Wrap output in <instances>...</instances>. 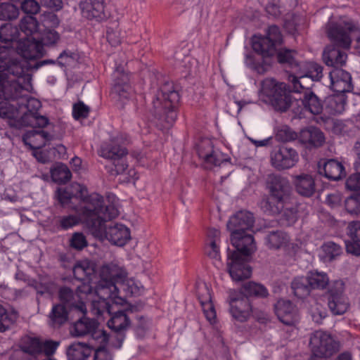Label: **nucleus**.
<instances>
[{
	"label": "nucleus",
	"mask_w": 360,
	"mask_h": 360,
	"mask_svg": "<svg viewBox=\"0 0 360 360\" xmlns=\"http://www.w3.org/2000/svg\"><path fill=\"white\" fill-rule=\"evenodd\" d=\"M18 51L24 58L34 60L43 56L44 47L40 41L27 37L18 42Z\"/></svg>",
	"instance_id": "5701e85b"
},
{
	"label": "nucleus",
	"mask_w": 360,
	"mask_h": 360,
	"mask_svg": "<svg viewBox=\"0 0 360 360\" xmlns=\"http://www.w3.org/2000/svg\"><path fill=\"white\" fill-rule=\"evenodd\" d=\"M79 8L82 16L89 20L102 22L109 17L105 0H83L79 3Z\"/></svg>",
	"instance_id": "2eb2a0df"
},
{
	"label": "nucleus",
	"mask_w": 360,
	"mask_h": 360,
	"mask_svg": "<svg viewBox=\"0 0 360 360\" xmlns=\"http://www.w3.org/2000/svg\"><path fill=\"white\" fill-rule=\"evenodd\" d=\"M255 223L252 213L240 210L230 217L227 223V229L231 234L251 231Z\"/></svg>",
	"instance_id": "f3484780"
},
{
	"label": "nucleus",
	"mask_w": 360,
	"mask_h": 360,
	"mask_svg": "<svg viewBox=\"0 0 360 360\" xmlns=\"http://www.w3.org/2000/svg\"><path fill=\"white\" fill-rule=\"evenodd\" d=\"M141 308V305H129L124 310L115 312L108 321V327L114 332L124 331L130 324L129 314Z\"/></svg>",
	"instance_id": "6ab92c4d"
},
{
	"label": "nucleus",
	"mask_w": 360,
	"mask_h": 360,
	"mask_svg": "<svg viewBox=\"0 0 360 360\" xmlns=\"http://www.w3.org/2000/svg\"><path fill=\"white\" fill-rule=\"evenodd\" d=\"M331 89L337 92L344 94L352 90V77L342 68L333 69L329 72Z\"/></svg>",
	"instance_id": "aec40b11"
},
{
	"label": "nucleus",
	"mask_w": 360,
	"mask_h": 360,
	"mask_svg": "<svg viewBox=\"0 0 360 360\" xmlns=\"http://www.w3.org/2000/svg\"><path fill=\"white\" fill-rule=\"evenodd\" d=\"M18 15V8L15 5L9 3L0 4V20H12L17 18Z\"/></svg>",
	"instance_id": "3c124183"
},
{
	"label": "nucleus",
	"mask_w": 360,
	"mask_h": 360,
	"mask_svg": "<svg viewBox=\"0 0 360 360\" xmlns=\"http://www.w3.org/2000/svg\"><path fill=\"white\" fill-rule=\"evenodd\" d=\"M240 293L245 297H266L269 295L268 290L262 284L249 281L243 285Z\"/></svg>",
	"instance_id": "79ce46f5"
},
{
	"label": "nucleus",
	"mask_w": 360,
	"mask_h": 360,
	"mask_svg": "<svg viewBox=\"0 0 360 360\" xmlns=\"http://www.w3.org/2000/svg\"><path fill=\"white\" fill-rule=\"evenodd\" d=\"M259 206L264 212L270 215H277L284 209L285 201L268 195L262 199Z\"/></svg>",
	"instance_id": "473e14b6"
},
{
	"label": "nucleus",
	"mask_w": 360,
	"mask_h": 360,
	"mask_svg": "<svg viewBox=\"0 0 360 360\" xmlns=\"http://www.w3.org/2000/svg\"><path fill=\"white\" fill-rule=\"evenodd\" d=\"M299 141L310 148H319L325 143L323 133L317 127H309L302 129L298 136Z\"/></svg>",
	"instance_id": "393cba45"
},
{
	"label": "nucleus",
	"mask_w": 360,
	"mask_h": 360,
	"mask_svg": "<svg viewBox=\"0 0 360 360\" xmlns=\"http://www.w3.org/2000/svg\"><path fill=\"white\" fill-rule=\"evenodd\" d=\"M326 33L333 44L327 46L323 52L324 63L333 69L342 68L347 60V54L340 49H349L352 35L360 33L359 26L352 20L329 21L326 27Z\"/></svg>",
	"instance_id": "f257e3e1"
},
{
	"label": "nucleus",
	"mask_w": 360,
	"mask_h": 360,
	"mask_svg": "<svg viewBox=\"0 0 360 360\" xmlns=\"http://www.w3.org/2000/svg\"><path fill=\"white\" fill-rule=\"evenodd\" d=\"M291 288L295 296L300 299L307 297L311 290L307 276L295 278L291 283Z\"/></svg>",
	"instance_id": "a19ab883"
},
{
	"label": "nucleus",
	"mask_w": 360,
	"mask_h": 360,
	"mask_svg": "<svg viewBox=\"0 0 360 360\" xmlns=\"http://www.w3.org/2000/svg\"><path fill=\"white\" fill-rule=\"evenodd\" d=\"M100 155L101 157L112 162V165L108 166L109 172L111 175L122 174L128 168V164L126 160L127 150L125 148L110 142L104 144L101 147Z\"/></svg>",
	"instance_id": "6e6552de"
},
{
	"label": "nucleus",
	"mask_w": 360,
	"mask_h": 360,
	"mask_svg": "<svg viewBox=\"0 0 360 360\" xmlns=\"http://www.w3.org/2000/svg\"><path fill=\"white\" fill-rule=\"evenodd\" d=\"M113 98L120 102L128 100L133 94V89L129 84V78L127 73L117 72L115 83L112 89Z\"/></svg>",
	"instance_id": "4be33fe9"
},
{
	"label": "nucleus",
	"mask_w": 360,
	"mask_h": 360,
	"mask_svg": "<svg viewBox=\"0 0 360 360\" xmlns=\"http://www.w3.org/2000/svg\"><path fill=\"white\" fill-rule=\"evenodd\" d=\"M205 254L211 259L219 261L221 259L218 243L212 240L207 243L205 250Z\"/></svg>",
	"instance_id": "774afa93"
},
{
	"label": "nucleus",
	"mask_w": 360,
	"mask_h": 360,
	"mask_svg": "<svg viewBox=\"0 0 360 360\" xmlns=\"http://www.w3.org/2000/svg\"><path fill=\"white\" fill-rule=\"evenodd\" d=\"M274 309L279 321L285 325L292 326L298 321L297 309L289 300H279Z\"/></svg>",
	"instance_id": "412c9836"
},
{
	"label": "nucleus",
	"mask_w": 360,
	"mask_h": 360,
	"mask_svg": "<svg viewBox=\"0 0 360 360\" xmlns=\"http://www.w3.org/2000/svg\"><path fill=\"white\" fill-rule=\"evenodd\" d=\"M18 37V30L15 26L11 24H5L0 27V41L5 44L1 46L0 48L4 46H9L11 52H14L11 46L13 41H15Z\"/></svg>",
	"instance_id": "ea45409f"
},
{
	"label": "nucleus",
	"mask_w": 360,
	"mask_h": 360,
	"mask_svg": "<svg viewBox=\"0 0 360 360\" xmlns=\"http://www.w3.org/2000/svg\"><path fill=\"white\" fill-rule=\"evenodd\" d=\"M179 94L170 82H165L153 97L148 107L150 114L161 123L172 125L176 119L175 108L179 101Z\"/></svg>",
	"instance_id": "7ed1b4c3"
},
{
	"label": "nucleus",
	"mask_w": 360,
	"mask_h": 360,
	"mask_svg": "<svg viewBox=\"0 0 360 360\" xmlns=\"http://www.w3.org/2000/svg\"><path fill=\"white\" fill-rule=\"evenodd\" d=\"M271 164L277 170L288 169L299 161V155L292 148L281 146L275 148L270 155Z\"/></svg>",
	"instance_id": "9b49d317"
},
{
	"label": "nucleus",
	"mask_w": 360,
	"mask_h": 360,
	"mask_svg": "<svg viewBox=\"0 0 360 360\" xmlns=\"http://www.w3.org/2000/svg\"><path fill=\"white\" fill-rule=\"evenodd\" d=\"M96 271V264L89 259L77 261L73 267V274L79 281L89 278Z\"/></svg>",
	"instance_id": "72a5a7b5"
},
{
	"label": "nucleus",
	"mask_w": 360,
	"mask_h": 360,
	"mask_svg": "<svg viewBox=\"0 0 360 360\" xmlns=\"http://www.w3.org/2000/svg\"><path fill=\"white\" fill-rule=\"evenodd\" d=\"M72 198L80 200V205L77 211L86 221L92 215L96 214L98 207L103 203L101 195L97 193L88 195L86 187L79 184H72L68 188L58 190V199L63 206L67 205Z\"/></svg>",
	"instance_id": "20e7f679"
},
{
	"label": "nucleus",
	"mask_w": 360,
	"mask_h": 360,
	"mask_svg": "<svg viewBox=\"0 0 360 360\" xmlns=\"http://www.w3.org/2000/svg\"><path fill=\"white\" fill-rule=\"evenodd\" d=\"M299 136L288 127H281L276 134V138L282 142H289L295 140Z\"/></svg>",
	"instance_id": "13d9d810"
},
{
	"label": "nucleus",
	"mask_w": 360,
	"mask_h": 360,
	"mask_svg": "<svg viewBox=\"0 0 360 360\" xmlns=\"http://www.w3.org/2000/svg\"><path fill=\"white\" fill-rule=\"evenodd\" d=\"M266 187L269 191V195L276 199H281L285 202L290 195V183L286 178L281 175L275 174L269 175Z\"/></svg>",
	"instance_id": "a211bd4d"
},
{
	"label": "nucleus",
	"mask_w": 360,
	"mask_h": 360,
	"mask_svg": "<svg viewBox=\"0 0 360 360\" xmlns=\"http://www.w3.org/2000/svg\"><path fill=\"white\" fill-rule=\"evenodd\" d=\"M119 214L117 208L113 204L98 207V212L89 219L86 223L96 232L105 234L106 238L112 244L122 246L130 238L129 229L122 224H115L107 226L105 222L117 217Z\"/></svg>",
	"instance_id": "f03ea898"
},
{
	"label": "nucleus",
	"mask_w": 360,
	"mask_h": 360,
	"mask_svg": "<svg viewBox=\"0 0 360 360\" xmlns=\"http://www.w3.org/2000/svg\"><path fill=\"white\" fill-rule=\"evenodd\" d=\"M23 115L20 120H15L11 124L12 127H34V122L32 118H34V112H22Z\"/></svg>",
	"instance_id": "052dcab7"
},
{
	"label": "nucleus",
	"mask_w": 360,
	"mask_h": 360,
	"mask_svg": "<svg viewBox=\"0 0 360 360\" xmlns=\"http://www.w3.org/2000/svg\"><path fill=\"white\" fill-rule=\"evenodd\" d=\"M20 29L27 37H32L38 29V22L37 19L32 15H26L20 20Z\"/></svg>",
	"instance_id": "09e8293b"
},
{
	"label": "nucleus",
	"mask_w": 360,
	"mask_h": 360,
	"mask_svg": "<svg viewBox=\"0 0 360 360\" xmlns=\"http://www.w3.org/2000/svg\"><path fill=\"white\" fill-rule=\"evenodd\" d=\"M266 244L270 249L278 250L287 245L289 242L288 235L281 231H271L266 235Z\"/></svg>",
	"instance_id": "4c0bfd02"
},
{
	"label": "nucleus",
	"mask_w": 360,
	"mask_h": 360,
	"mask_svg": "<svg viewBox=\"0 0 360 360\" xmlns=\"http://www.w3.org/2000/svg\"><path fill=\"white\" fill-rule=\"evenodd\" d=\"M345 105L346 99L343 94L338 93L328 98L327 108L333 114L342 113L345 110Z\"/></svg>",
	"instance_id": "de8ad7c7"
},
{
	"label": "nucleus",
	"mask_w": 360,
	"mask_h": 360,
	"mask_svg": "<svg viewBox=\"0 0 360 360\" xmlns=\"http://www.w3.org/2000/svg\"><path fill=\"white\" fill-rule=\"evenodd\" d=\"M1 87L3 96L6 100L20 101L26 93L25 89L15 79L9 78L2 81Z\"/></svg>",
	"instance_id": "cd10ccee"
},
{
	"label": "nucleus",
	"mask_w": 360,
	"mask_h": 360,
	"mask_svg": "<svg viewBox=\"0 0 360 360\" xmlns=\"http://www.w3.org/2000/svg\"><path fill=\"white\" fill-rule=\"evenodd\" d=\"M98 300L91 302V310L94 315L98 316H103L105 313L110 315L112 314V306L110 302H117L116 299L119 298V293H115V296L111 295L106 297L101 296L96 292Z\"/></svg>",
	"instance_id": "7c9ffc66"
},
{
	"label": "nucleus",
	"mask_w": 360,
	"mask_h": 360,
	"mask_svg": "<svg viewBox=\"0 0 360 360\" xmlns=\"http://www.w3.org/2000/svg\"><path fill=\"white\" fill-rule=\"evenodd\" d=\"M229 312L233 319L239 322L247 321L252 314L249 299L242 293L231 292L229 297Z\"/></svg>",
	"instance_id": "f8f14e48"
},
{
	"label": "nucleus",
	"mask_w": 360,
	"mask_h": 360,
	"mask_svg": "<svg viewBox=\"0 0 360 360\" xmlns=\"http://www.w3.org/2000/svg\"><path fill=\"white\" fill-rule=\"evenodd\" d=\"M50 172L53 181L58 184H65L72 178V173L68 166L61 162L54 164Z\"/></svg>",
	"instance_id": "c9c22d12"
},
{
	"label": "nucleus",
	"mask_w": 360,
	"mask_h": 360,
	"mask_svg": "<svg viewBox=\"0 0 360 360\" xmlns=\"http://www.w3.org/2000/svg\"><path fill=\"white\" fill-rule=\"evenodd\" d=\"M266 37L274 44L276 46L281 44L283 42V37L280 29L276 25H271L269 27Z\"/></svg>",
	"instance_id": "69168bd1"
},
{
	"label": "nucleus",
	"mask_w": 360,
	"mask_h": 360,
	"mask_svg": "<svg viewBox=\"0 0 360 360\" xmlns=\"http://www.w3.org/2000/svg\"><path fill=\"white\" fill-rule=\"evenodd\" d=\"M261 92L266 96L275 110H287L291 105V96L284 82H278L272 78L262 82Z\"/></svg>",
	"instance_id": "423d86ee"
},
{
	"label": "nucleus",
	"mask_w": 360,
	"mask_h": 360,
	"mask_svg": "<svg viewBox=\"0 0 360 360\" xmlns=\"http://www.w3.org/2000/svg\"><path fill=\"white\" fill-rule=\"evenodd\" d=\"M198 153L200 158L204 160L207 169H212L214 166H220L229 161V158L226 155L213 148L210 140H204L200 143L198 146Z\"/></svg>",
	"instance_id": "4468645a"
},
{
	"label": "nucleus",
	"mask_w": 360,
	"mask_h": 360,
	"mask_svg": "<svg viewBox=\"0 0 360 360\" xmlns=\"http://www.w3.org/2000/svg\"><path fill=\"white\" fill-rule=\"evenodd\" d=\"M20 110L23 108L27 110L25 112H37L41 107V103L39 100L30 97L27 92L25 94L20 101L17 102Z\"/></svg>",
	"instance_id": "8fccbe9b"
},
{
	"label": "nucleus",
	"mask_w": 360,
	"mask_h": 360,
	"mask_svg": "<svg viewBox=\"0 0 360 360\" xmlns=\"http://www.w3.org/2000/svg\"><path fill=\"white\" fill-rule=\"evenodd\" d=\"M90 354L91 349L85 343L75 342L67 349L69 360H86Z\"/></svg>",
	"instance_id": "e433bc0d"
},
{
	"label": "nucleus",
	"mask_w": 360,
	"mask_h": 360,
	"mask_svg": "<svg viewBox=\"0 0 360 360\" xmlns=\"http://www.w3.org/2000/svg\"><path fill=\"white\" fill-rule=\"evenodd\" d=\"M345 283L342 281H335L327 292L328 306L333 315L345 314L349 308L347 297L344 294Z\"/></svg>",
	"instance_id": "9d476101"
},
{
	"label": "nucleus",
	"mask_w": 360,
	"mask_h": 360,
	"mask_svg": "<svg viewBox=\"0 0 360 360\" xmlns=\"http://www.w3.org/2000/svg\"><path fill=\"white\" fill-rule=\"evenodd\" d=\"M19 349L32 357L33 360H39L41 356L40 340L35 338H29L20 346Z\"/></svg>",
	"instance_id": "c03bdc74"
},
{
	"label": "nucleus",
	"mask_w": 360,
	"mask_h": 360,
	"mask_svg": "<svg viewBox=\"0 0 360 360\" xmlns=\"http://www.w3.org/2000/svg\"><path fill=\"white\" fill-rule=\"evenodd\" d=\"M88 245L84 235L79 232L74 233L70 240V245L72 248L81 250Z\"/></svg>",
	"instance_id": "4d7b16f0"
},
{
	"label": "nucleus",
	"mask_w": 360,
	"mask_h": 360,
	"mask_svg": "<svg viewBox=\"0 0 360 360\" xmlns=\"http://www.w3.org/2000/svg\"><path fill=\"white\" fill-rule=\"evenodd\" d=\"M250 231L235 233L231 234L232 245L236 248L237 252L240 255L248 256L256 250L254 238Z\"/></svg>",
	"instance_id": "b1692460"
},
{
	"label": "nucleus",
	"mask_w": 360,
	"mask_h": 360,
	"mask_svg": "<svg viewBox=\"0 0 360 360\" xmlns=\"http://www.w3.org/2000/svg\"><path fill=\"white\" fill-rule=\"evenodd\" d=\"M41 21L46 28L56 27L60 24L57 15L52 12L44 13L41 15Z\"/></svg>",
	"instance_id": "0e129e2a"
},
{
	"label": "nucleus",
	"mask_w": 360,
	"mask_h": 360,
	"mask_svg": "<svg viewBox=\"0 0 360 360\" xmlns=\"http://www.w3.org/2000/svg\"><path fill=\"white\" fill-rule=\"evenodd\" d=\"M59 345L60 342L52 340H48L44 342L40 341L41 355L42 353H44L47 356L53 355Z\"/></svg>",
	"instance_id": "680f3d73"
},
{
	"label": "nucleus",
	"mask_w": 360,
	"mask_h": 360,
	"mask_svg": "<svg viewBox=\"0 0 360 360\" xmlns=\"http://www.w3.org/2000/svg\"><path fill=\"white\" fill-rule=\"evenodd\" d=\"M294 184L296 191L304 197H311L316 190L314 179L309 174L296 176Z\"/></svg>",
	"instance_id": "c756f323"
},
{
	"label": "nucleus",
	"mask_w": 360,
	"mask_h": 360,
	"mask_svg": "<svg viewBox=\"0 0 360 360\" xmlns=\"http://www.w3.org/2000/svg\"><path fill=\"white\" fill-rule=\"evenodd\" d=\"M277 60L285 68H289L294 74H300V63L296 59L297 52L286 48L278 49L276 53Z\"/></svg>",
	"instance_id": "c85d7f7f"
},
{
	"label": "nucleus",
	"mask_w": 360,
	"mask_h": 360,
	"mask_svg": "<svg viewBox=\"0 0 360 360\" xmlns=\"http://www.w3.org/2000/svg\"><path fill=\"white\" fill-rule=\"evenodd\" d=\"M90 109L83 102L79 101L74 104L72 108L73 117L78 120L79 119H85L89 116Z\"/></svg>",
	"instance_id": "bf43d9fd"
},
{
	"label": "nucleus",
	"mask_w": 360,
	"mask_h": 360,
	"mask_svg": "<svg viewBox=\"0 0 360 360\" xmlns=\"http://www.w3.org/2000/svg\"><path fill=\"white\" fill-rule=\"evenodd\" d=\"M345 209L351 214H357L360 212V193L352 195L345 200Z\"/></svg>",
	"instance_id": "5fc2aeb1"
},
{
	"label": "nucleus",
	"mask_w": 360,
	"mask_h": 360,
	"mask_svg": "<svg viewBox=\"0 0 360 360\" xmlns=\"http://www.w3.org/2000/svg\"><path fill=\"white\" fill-rule=\"evenodd\" d=\"M307 70L304 72L300 69V74L290 75L288 77L289 81L292 83V91L297 93H300L301 90L304 89L302 80H306L307 78H311L314 81H319L323 77V68L317 63H309L307 65Z\"/></svg>",
	"instance_id": "dca6fc26"
},
{
	"label": "nucleus",
	"mask_w": 360,
	"mask_h": 360,
	"mask_svg": "<svg viewBox=\"0 0 360 360\" xmlns=\"http://www.w3.org/2000/svg\"><path fill=\"white\" fill-rule=\"evenodd\" d=\"M9 100L0 101V117L8 120L9 124L11 126L13 122L18 119L20 114L19 106H14L11 104Z\"/></svg>",
	"instance_id": "a18cd8bd"
},
{
	"label": "nucleus",
	"mask_w": 360,
	"mask_h": 360,
	"mask_svg": "<svg viewBox=\"0 0 360 360\" xmlns=\"http://www.w3.org/2000/svg\"><path fill=\"white\" fill-rule=\"evenodd\" d=\"M226 266L229 275L235 281H241L251 276V267L237 252H229Z\"/></svg>",
	"instance_id": "ddd939ff"
},
{
	"label": "nucleus",
	"mask_w": 360,
	"mask_h": 360,
	"mask_svg": "<svg viewBox=\"0 0 360 360\" xmlns=\"http://www.w3.org/2000/svg\"><path fill=\"white\" fill-rule=\"evenodd\" d=\"M91 291L92 288L89 283H82L78 286L75 292L70 288L63 286L58 290V297L63 302L62 304L70 308H75L84 315L86 309L82 300L85 296L91 293Z\"/></svg>",
	"instance_id": "1a4fd4ad"
},
{
	"label": "nucleus",
	"mask_w": 360,
	"mask_h": 360,
	"mask_svg": "<svg viewBox=\"0 0 360 360\" xmlns=\"http://www.w3.org/2000/svg\"><path fill=\"white\" fill-rule=\"evenodd\" d=\"M20 8L27 15L33 16L39 12L40 5L35 0H22L20 2Z\"/></svg>",
	"instance_id": "6e6d98bb"
},
{
	"label": "nucleus",
	"mask_w": 360,
	"mask_h": 360,
	"mask_svg": "<svg viewBox=\"0 0 360 360\" xmlns=\"http://www.w3.org/2000/svg\"><path fill=\"white\" fill-rule=\"evenodd\" d=\"M59 39L60 35L56 31L48 29L44 32L43 37H41V41L40 42L43 46H49L57 43Z\"/></svg>",
	"instance_id": "338daca9"
},
{
	"label": "nucleus",
	"mask_w": 360,
	"mask_h": 360,
	"mask_svg": "<svg viewBox=\"0 0 360 360\" xmlns=\"http://www.w3.org/2000/svg\"><path fill=\"white\" fill-rule=\"evenodd\" d=\"M49 325L53 328H58L65 324L68 319V312L65 306L57 304L53 306L49 316Z\"/></svg>",
	"instance_id": "f704fd0d"
},
{
	"label": "nucleus",
	"mask_w": 360,
	"mask_h": 360,
	"mask_svg": "<svg viewBox=\"0 0 360 360\" xmlns=\"http://www.w3.org/2000/svg\"><path fill=\"white\" fill-rule=\"evenodd\" d=\"M18 318V314L16 311L8 313L0 304V333L8 330L15 323Z\"/></svg>",
	"instance_id": "49530a36"
},
{
	"label": "nucleus",
	"mask_w": 360,
	"mask_h": 360,
	"mask_svg": "<svg viewBox=\"0 0 360 360\" xmlns=\"http://www.w3.org/2000/svg\"><path fill=\"white\" fill-rule=\"evenodd\" d=\"M98 328V322L95 319L83 316L75 321L70 327V331L72 336L83 337L94 335Z\"/></svg>",
	"instance_id": "bb28decb"
},
{
	"label": "nucleus",
	"mask_w": 360,
	"mask_h": 360,
	"mask_svg": "<svg viewBox=\"0 0 360 360\" xmlns=\"http://www.w3.org/2000/svg\"><path fill=\"white\" fill-rule=\"evenodd\" d=\"M323 250L330 260L335 259L342 252V247L334 242L328 241L322 246Z\"/></svg>",
	"instance_id": "603ef678"
},
{
	"label": "nucleus",
	"mask_w": 360,
	"mask_h": 360,
	"mask_svg": "<svg viewBox=\"0 0 360 360\" xmlns=\"http://www.w3.org/2000/svg\"><path fill=\"white\" fill-rule=\"evenodd\" d=\"M125 269L116 263L104 264L100 269V281L97 285L96 292L101 296H115L119 293L117 284H122L127 277Z\"/></svg>",
	"instance_id": "39448f33"
},
{
	"label": "nucleus",
	"mask_w": 360,
	"mask_h": 360,
	"mask_svg": "<svg viewBox=\"0 0 360 360\" xmlns=\"http://www.w3.org/2000/svg\"><path fill=\"white\" fill-rule=\"evenodd\" d=\"M304 108L312 115H319L323 111L321 100L311 91L307 89L301 98Z\"/></svg>",
	"instance_id": "2f4dec72"
},
{
	"label": "nucleus",
	"mask_w": 360,
	"mask_h": 360,
	"mask_svg": "<svg viewBox=\"0 0 360 360\" xmlns=\"http://www.w3.org/2000/svg\"><path fill=\"white\" fill-rule=\"evenodd\" d=\"M307 276L311 290H324L329 285V278L326 273L310 271Z\"/></svg>",
	"instance_id": "58836bf2"
},
{
	"label": "nucleus",
	"mask_w": 360,
	"mask_h": 360,
	"mask_svg": "<svg viewBox=\"0 0 360 360\" xmlns=\"http://www.w3.org/2000/svg\"><path fill=\"white\" fill-rule=\"evenodd\" d=\"M197 295L201 306L212 303L210 290L205 283L198 285Z\"/></svg>",
	"instance_id": "864d4df0"
},
{
	"label": "nucleus",
	"mask_w": 360,
	"mask_h": 360,
	"mask_svg": "<svg viewBox=\"0 0 360 360\" xmlns=\"http://www.w3.org/2000/svg\"><path fill=\"white\" fill-rule=\"evenodd\" d=\"M309 345L312 353L310 360L330 358L340 349L339 342L330 334L321 330L315 331L311 335Z\"/></svg>",
	"instance_id": "0eeeda50"
},
{
	"label": "nucleus",
	"mask_w": 360,
	"mask_h": 360,
	"mask_svg": "<svg viewBox=\"0 0 360 360\" xmlns=\"http://www.w3.org/2000/svg\"><path fill=\"white\" fill-rule=\"evenodd\" d=\"M320 164L321 162H319V174H323L329 180L338 181L346 175L343 165L337 160L328 159L323 160L322 167Z\"/></svg>",
	"instance_id": "a878e982"
},
{
	"label": "nucleus",
	"mask_w": 360,
	"mask_h": 360,
	"mask_svg": "<svg viewBox=\"0 0 360 360\" xmlns=\"http://www.w3.org/2000/svg\"><path fill=\"white\" fill-rule=\"evenodd\" d=\"M327 312L325 308L319 303H315L311 308V316L312 320L319 324L326 318Z\"/></svg>",
	"instance_id": "e2e57ef3"
},
{
	"label": "nucleus",
	"mask_w": 360,
	"mask_h": 360,
	"mask_svg": "<svg viewBox=\"0 0 360 360\" xmlns=\"http://www.w3.org/2000/svg\"><path fill=\"white\" fill-rule=\"evenodd\" d=\"M255 51L261 54L263 57L272 56L276 54L277 46L274 45L266 37L259 38L252 44Z\"/></svg>",
	"instance_id": "37998d69"
}]
</instances>
